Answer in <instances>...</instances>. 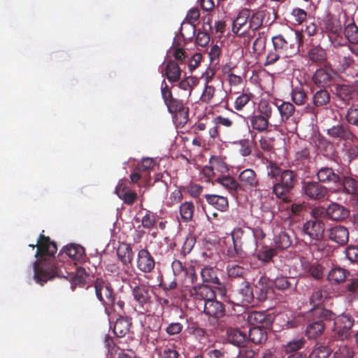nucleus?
I'll use <instances>...</instances> for the list:
<instances>
[{
    "instance_id": "f257e3e1",
    "label": "nucleus",
    "mask_w": 358,
    "mask_h": 358,
    "mask_svg": "<svg viewBox=\"0 0 358 358\" xmlns=\"http://www.w3.org/2000/svg\"><path fill=\"white\" fill-rule=\"evenodd\" d=\"M29 247L33 249L37 247L35 254L37 260L34 263V278L38 284L43 286L58 274V268L55 262L57 245L48 236L41 234L36 243L30 244Z\"/></svg>"
},
{
    "instance_id": "f03ea898",
    "label": "nucleus",
    "mask_w": 358,
    "mask_h": 358,
    "mask_svg": "<svg viewBox=\"0 0 358 358\" xmlns=\"http://www.w3.org/2000/svg\"><path fill=\"white\" fill-rule=\"evenodd\" d=\"M271 42L273 47L268 50L264 66H273L280 59L296 55L303 43V36L299 31H291L273 36Z\"/></svg>"
},
{
    "instance_id": "7ed1b4c3",
    "label": "nucleus",
    "mask_w": 358,
    "mask_h": 358,
    "mask_svg": "<svg viewBox=\"0 0 358 358\" xmlns=\"http://www.w3.org/2000/svg\"><path fill=\"white\" fill-rule=\"evenodd\" d=\"M252 233L251 227L234 228L231 233L233 246L227 249V256L234 259H239L245 258L248 253L252 252L255 245V238Z\"/></svg>"
},
{
    "instance_id": "20e7f679",
    "label": "nucleus",
    "mask_w": 358,
    "mask_h": 358,
    "mask_svg": "<svg viewBox=\"0 0 358 358\" xmlns=\"http://www.w3.org/2000/svg\"><path fill=\"white\" fill-rule=\"evenodd\" d=\"M161 94L168 112L179 125H185L189 120V108L182 99L173 96L171 89L164 80L162 83Z\"/></svg>"
},
{
    "instance_id": "39448f33",
    "label": "nucleus",
    "mask_w": 358,
    "mask_h": 358,
    "mask_svg": "<svg viewBox=\"0 0 358 358\" xmlns=\"http://www.w3.org/2000/svg\"><path fill=\"white\" fill-rule=\"evenodd\" d=\"M308 317L310 319L306 326V336L309 339H316L323 334L326 328L324 322L334 319V313L324 307H317L311 308Z\"/></svg>"
},
{
    "instance_id": "423d86ee",
    "label": "nucleus",
    "mask_w": 358,
    "mask_h": 358,
    "mask_svg": "<svg viewBox=\"0 0 358 358\" xmlns=\"http://www.w3.org/2000/svg\"><path fill=\"white\" fill-rule=\"evenodd\" d=\"M324 224L317 219L310 220L303 225L304 240L308 242L311 248L318 252L325 249L326 244L323 240Z\"/></svg>"
},
{
    "instance_id": "0eeeda50",
    "label": "nucleus",
    "mask_w": 358,
    "mask_h": 358,
    "mask_svg": "<svg viewBox=\"0 0 358 358\" xmlns=\"http://www.w3.org/2000/svg\"><path fill=\"white\" fill-rule=\"evenodd\" d=\"M95 295L99 301L104 306L106 313L115 310L116 294L111 283L101 277L96 278L93 282Z\"/></svg>"
},
{
    "instance_id": "6e6552de",
    "label": "nucleus",
    "mask_w": 358,
    "mask_h": 358,
    "mask_svg": "<svg viewBox=\"0 0 358 358\" xmlns=\"http://www.w3.org/2000/svg\"><path fill=\"white\" fill-rule=\"evenodd\" d=\"M273 105L278 111L279 116L282 124L289 132H294L296 130V121L294 117L295 113V106L289 101L278 100L273 102Z\"/></svg>"
},
{
    "instance_id": "1a4fd4ad",
    "label": "nucleus",
    "mask_w": 358,
    "mask_h": 358,
    "mask_svg": "<svg viewBox=\"0 0 358 358\" xmlns=\"http://www.w3.org/2000/svg\"><path fill=\"white\" fill-rule=\"evenodd\" d=\"M190 299L194 302L196 308L201 310V307L209 299L215 298V292L208 285L203 284L196 285L188 290Z\"/></svg>"
},
{
    "instance_id": "9d476101",
    "label": "nucleus",
    "mask_w": 358,
    "mask_h": 358,
    "mask_svg": "<svg viewBox=\"0 0 358 358\" xmlns=\"http://www.w3.org/2000/svg\"><path fill=\"white\" fill-rule=\"evenodd\" d=\"M347 20L345 13H341L338 15L328 13L322 20L323 28L327 34L339 36L343 33Z\"/></svg>"
},
{
    "instance_id": "9b49d317",
    "label": "nucleus",
    "mask_w": 358,
    "mask_h": 358,
    "mask_svg": "<svg viewBox=\"0 0 358 358\" xmlns=\"http://www.w3.org/2000/svg\"><path fill=\"white\" fill-rule=\"evenodd\" d=\"M135 301L138 303L139 312L144 313L150 308L151 295L150 287L145 284L136 285L133 281L130 285Z\"/></svg>"
},
{
    "instance_id": "f8f14e48",
    "label": "nucleus",
    "mask_w": 358,
    "mask_h": 358,
    "mask_svg": "<svg viewBox=\"0 0 358 358\" xmlns=\"http://www.w3.org/2000/svg\"><path fill=\"white\" fill-rule=\"evenodd\" d=\"M254 292L250 283L245 280L243 281L241 287L234 290L231 298L229 297V302L237 305L245 306L253 301Z\"/></svg>"
},
{
    "instance_id": "ddd939ff",
    "label": "nucleus",
    "mask_w": 358,
    "mask_h": 358,
    "mask_svg": "<svg viewBox=\"0 0 358 358\" xmlns=\"http://www.w3.org/2000/svg\"><path fill=\"white\" fill-rule=\"evenodd\" d=\"M302 191L306 196L310 200L321 201L328 196V189L320 182L304 181Z\"/></svg>"
},
{
    "instance_id": "4468645a",
    "label": "nucleus",
    "mask_w": 358,
    "mask_h": 358,
    "mask_svg": "<svg viewBox=\"0 0 358 358\" xmlns=\"http://www.w3.org/2000/svg\"><path fill=\"white\" fill-rule=\"evenodd\" d=\"M257 113L264 115L270 127L278 128L282 126L278 111L275 106L266 100H262L257 107Z\"/></svg>"
},
{
    "instance_id": "2eb2a0df",
    "label": "nucleus",
    "mask_w": 358,
    "mask_h": 358,
    "mask_svg": "<svg viewBox=\"0 0 358 358\" xmlns=\"http://www.w3.org/2000/svg\"><path fill=\"white\" fill-rule=\"evenodd\" d=\"M136 266L138 271L144 273H150L155 269V259L146 248L138 251Z\"/></svg>"
},
{
    "instance_id": "dca6fc26",
    "label": "nucleus",
    "mask_w": 358,
    "mask_h": 358,
    "mask_svg": "<svg viewBox=\"0 0 358 358\" xmlns=\"http://www.w3.org/2000/svg\"><path fill=\"white\" fill-rule=\"evenodd\" d=\"M331 321L334 322V331L342 339L347 338L350 335L351 329L356 325L354 319L348 314H343L338 317H336L334 314V319Z\"/></svg>"
},
{
    "instance_id": "f3484780",
    "label": "nucleus",
    "mask_w": 358,
    "mask_h": 358,
    "mask_svg": "<svg viewBox=\"0 0 358 358\" xmlns=\"http://www.w3.org/2000/svg\"><path fill=\"white\" fill-rule=\"evenodd\" d=\"M330 100L331 96L327 90H318L313 95V103L308 104L304 108V112L316 115L318 113V108L326 107L330 103Z\"/></svg>"
},
{
    "instance_id": "a211bd4d",
    "label": "nucleus",
    "mask_w": 358,
    "mask_h": 358,
    "mask_svg": "<svg viewBox=\"0 0 358 358\" xmlns=\"http://www.w3.org/2000/svg\"><path fill=\"white\" fill-rule=\"evenodd\" d=\"M238 180L241 190L257 189L259 185L257 175L252 169L242 171L238 176Z\"/></svg>"
},
{
    "instance_id": "6ab92c4d",
    "label": "nucleus",
    "mask_w": 358,
    "mask_h": 358,
    "mask_svg": "<svg viewBox=\"0 0 358 358\" xmlns=\"http://www.w3.org/2000/svg\"><path fill=\"white\" fill-rule=\"evenodd\" d=\"M336 62L335 66L340 72H345L348 69H357L358 52L357 59H355L349 52H338Z\"/></svg>"
},
{
    "instance_id": "aec40b11",
    "label": "nucleus",
    "mask_w": 358,
    "mask_h": 358,
    "mask_svg": "<svg viewBox=\"0 0 358 358\" xmlns=\"http://www.w3.org/2000/svg\"><path fill=\"white\" fill-rule=\"evenodd\" d=\"M248 322L254 327L270 328L273 322L271 315L265 312L252 311L248 315Z\"/></svg>"
},
{
    "instance_id": "412c9836",
    "label": "nucleus",
    "mask_w": 358,
    "mask_h": 358,
    "mask_svg": "<svg viewBox=\"0 0 358 358\" xmlns=\"http://www.w3.org/2000/svg\"><path fill=\"white\" fill-rule=\"evenodd\" d=\"M316 176L320 183L334 184L335 185L341 184L340 175L338 172H335L332 168L321 167L317 170Z\"/></svg>"
},
{
    "instance_id": "4be33fe9",
    "label": "nucleus",
    "mask_w": 358,
    "mask_h": 358,
    "mask_svg": "<svg viewBox=\"0 0 358 358\" xmlns=\"http://www.w3.org/2000/svg\"><path fill=\"white\" fill-rule=\"evenodd\" d=\"M250 17V10L244 9L239 13L236 19L233 21L232 31L239 36L246 34L248 26V20Z\"/></svg>"
},
{
    "instance_id": "5701e85b",
    "label": "nucleus",
    "mask_w": 358,
    "mask_h": 358,
    "mask_svg": "<svg viewBox=\"0 0 358 358\" xmlns=\"http://www.w3.org/2000/svg\"><path fill=\"white\" fill-rule=\"evenodd\" d=\"M201 310L206 315L217 319L221 318L225 314L223 303L216 300V297L214 299H209L208 301L203 303V306L201 307L200 311Z\"/></svg>"
},
{
    "instance_id": "b1692460",
    "label": "nucleus",
    "mask_w": 358,
    "mask_h": 358,
    "mask_svg": "<svg viewBox=\"0 0 358 358\" xmlns=\"http://www.w3.org/2000/svg\"><path fill=\"white\" fill-rule=\"evenodd\" d=\"M335 76L334 70L327 66L318 69L313 76L314 83L318 86L330 85Z\"/></svg>"
},
{
    "instance_id": "393cba45",
    "label": "nucleus",
    "mask_w": 358,
    "mask_h": 358,
    "mask_svg": "<svg viewBox=\"0 0 358 358\" xmlns=\"http://www.w3.org/2000/svg\"><path fill=\"white\" fill-rule=\"evenodd\" d=\"M325 213L328 218L338 222L344 220L350 215L348 208L335 202H332L327 206Z\"/></svg>"
},
{
    "instance_id": "a878e982",
    "label": "nucleus",
    "mask_w": 358,
    "mask_h": 358,
    "mask_svg": "<svg viewBox=\"0 0 358 358\" xmlns=\"http://www.w3.org/2000/svg\"><path fill=\"white\" fill-rule=\"evenodd\" d=\"M327 134L331 138L345 141H352L355 137L349 127L344 124H339L328 129Z\"/></svg>"
},
{
    "instance_id": "bb28decb",
    "label": "nucleus",
    "mask_w": 358,
    "mask_h": 358,
    "mask_svg": "<svg viewBox=\"0 0 358 358\" xmlns=\"http://www.w3.org/2000/svg\"><path fill=\"white\" fill-rule=\"evenodd\" d=\"M328 237L331 241L344 245L348 242L349 231L344 226H335L328 230Z\"/></svg>"
},
{
    "instance_id": "cd10ccee",
    "label": "nucleus",
    "mask_w": 358,
    "mask_h": 358,
    "mask_svg": "<svg viewBox=\"0 0 358 358\" xmlns=\"http://www.w3.org/2000/svg\"><path fill=\"white\" fill-rule=\"evenodd\" d=\"M131 318L120 315L113 325V333L117 337L123 338L130 331L131 327Z\"/></svg>"
},
{
    "instance_id": "c85d7f7f",
    "label": "nucleus",
    "mask_w": 358,
    "mask_h": 358,
    "mask_svg": "<svg viewBox=\"0 0 358 358\" xmlns=\"http://www.w3.org/2000/svg\"><path fill=\"white\" fill-rule=\"evenodd\" d=\"M258 260L264 263H268L277 255L276 250L268 245H262L259 248L257 245L254 251L250 252Z\"/></svg>"
},
{
    "instance_id": "c756f323",
    "label": "nucleus",
    "mask_w": 358,
    "mask_h": 358,
    "mask_svg": "<svg viewBox=\"0 0 358 358\" xmlns=\"http://www.w3.org/2000/svg\"><path fill=\"white\" fill-rule=\"evenodd\" d=\"M207 203L215 209L224 212L229 208V201L227 197L217 194H206Z\"/></svg>"
},
{
    "instance_id": "7c9ffc66",
    "label": "nucleus",
    "mask_w": 358,
    "mask_h": 358,
    "mask_svg": "<svg viewBox=\"0 0 358 358\" xmlns=\"http://www.w3.org/2000/svg\"><path fill=\"white\" fill-rule=\"evenodd\" d=\"M165 73L169 82L176 83L179 81L181 76V69L179 66V64L173 60L167 62L165 68Z\"/></svg>"
},
{
    "instance_id": "2f4dec72",
    "label": "nucleus",
    "mask_w": 358,
    "mask_h": 358,
    "mask_svg": "<svg viewBox=\"0 0 358 358\" xmlns=\"http://www.w3.org/2000/svg\"><path fill=\"white\" fill-rule=\"evenodd\" d=\"M247 336L238 329L231 328L227 330V340L234 345L243 347Z\"/></svg>"
},
{
    "instance_id": "473e14b6",
    "label": "nucleus",
    "mask_w": 358,
    "mask_h": 358,
    "mask_svg": "<svg viewBox=\"0 0 358 358\" xmlns=\"http://www.w3.org/2000/svg\"><path fill=\"white\" fill-rule=\"evenodd\" d=\"M215 181L224 187L231 194L237 193L241 190L238 181L230 176H221L215 179Z\"/></svg>"
},
{
    "instance_id": "72a5a7b5",
    "label": "nucleus",
    "mask_w": 358,
    "mask_h": 358,
    "mask_svg": "<svg viewBox=\"0 0 358 358\" xmlns=\"http://www.w3.org/2000/svg\"><path fill=\"white\" fill-rule=\"evenodd\" d=\"M268 328L253 327L250 329L248 336L255 344L265 342L268 338L267 329Z\"/></svg>"
},
{
    "instance_id": "f704fd0d",
    "label": "nucleus",
    "mask_w": 358,
    "mask_h": 358,
    "mask_svg": "<svg viewBox=\"0 0 358 358\" xmlns=\"http://www.w3.org/2000/svg\"><path fill=\"white\" fill-rule=\"evenodd\" d=\"M350 272L341 267L333 268L328 274L327 279L332 284H340L345 280Z\"/></svg>"
},
{
    "instance_id": "c9c22d12",
    "label": "nucleus",
    "mask_w": 358,
    "mask_h": 358,
    "mask_svg": "<svg viewBox=\"0 0 358 358\" xmlns=\"http://www.w3.org/2000/svg\"><path fill=\"white\" fill-rule=\"evenodd\" d=\"M293 278L289 279L287 277L280 276L276 278L273 281L274 287L282 292H287L291 293L295 291L296 285H293L292 281H294Z\"/></svg>"
},
{
    "instance_id": "e433bc0d",
    "label": "nucleus",
    "mask_w": 358,
    "mask_h": 358,
    "mask_svg": "<svg viewBox=\"0 0 358 358\" xmlns=\"http://www.w3.org/2000/svg\"><path fill=\"white\" fill-rule=\"evenodd\" d=\"M218 269L215 267L205 266L201 270L200 274L202 281L206 283L220 285L217 277Z\"/></svg>"
},
{
    "instance_id": "4c0bfd02",
    "label": "nucleus",
    "mask_w": 358,
    "mask_h": 358,
    "mask_svg": "<svg viewBox=\"0 0 358 358\" xmlns=\"http://www.w3.org/2000/svg\"><path fill=\"white\" fill-rule=\"evenodd\" d=\"M250 122L252 128L259 132L266 131L270 126L264 115L259 113L250 117Z\"/></svg>"
},
{
    "instance_id": "58836bf2",
    "label": "nucleus",
    "mask_w": 358,
    "mask_h": 358,
    "mask_svg": "<svg viewBox=\"0 0 358 358\" xmlns=\"http://www.w3.org/2000/svg\"><path fill=\"white\" fill-rule=\"evenodd\" d=\"M278 182L292 190L297 182V174L292 170L285 169L280 176Z\"/></svg>"
},
{
    "instance_id": "ea45409f",
    "label": "nucleus",
    "mask_w": 358,
    "mask_h": 358,
    "mask_svg": "<svg viewBox=\"0 0 358 358\" xmlns=\"http://www.w3.org/2000/svg\"><path fill=\"white\" fill-rule=\"evenodd\" d=\"M118 258L124 265L131 264L133 260L134 253L130 244H122L117 251Z\"/></svg>"
},
{
    "instance_id": "a19ab883",
    "label": "nucleus",
    "mask_w": 358,
    "mask_h": 358,
    "mask_svg": "<svg viewBox=\"0 0 358 358\" xmlns=\"http://www.w3.org/2000/svg\"><path fill=\"white\" fill-rule=\"evenodd\" d=\"M264 17V10L254 11L250 10L248 28L252 31L258 29L262 27Z\"/></svg>"
},
{
    "instance_id": "79ce46f5",
    "label": "nucleus",
    "mask_w": 358,
    "mask_h": 358,
    "mask_svg": "<svg viewBox=\"0 0 358 358\" xmlns=\"http://www.w3.org/2000/svg\"><path fill=\"white\" fill-rule=\"evenodd\" d=\"M291 96L292 100L297 106L304 105L308 100L307 93L301 85L293 87Z\"/></svg>"
},
{
    "instance_id": "37998d69",
    "label": "nucleus",
    "mask_w": 358,
    "mask_h": 358,
    "mask_svg": "<svg viewBox=\"0 0 358 358\" xmlns=\"http://www.w3.org/2000/svg\"><path fill=\"white\" fill-rule=\"evenodd\" d=\"M308 56L310 61L317 64H322L327 59V54L324 49L320 46H315L308 52Z\"/></svg>"
},
{
    "instance_id": "c03bdc74",
    "label": "nucleus",
    "mask_w": 358,
    "mask_h": 358,
    "mask_svg": "<svg viewBox=\"0 0 358 358\" xmlns=\"http://www.w3.org/2000/svg\"><path fill=\"white\" fill-rule=\"evenodd\" d=\"M292 191L291 189L285 187L280 182H275L273 186V193L279 199H281L285 203L289 202V193Z\"/></svg>"
},
{
    "instance_id": "a18cd8bd",
    "label": "nucleus",
    "mask_w": 358,
    "mask_h": 358,
    "mask_svg": "<svg viewBox=\"0 0 358 358\" xmlns=\"http://www.w3.org/2000/svg\"><path fill=\"white\" fill-rule=\"evenodd\" d=\"M211 163L212 166H206L203 169V174L208 179H212L215 176V169L222 171V169H227L226 166L218 158H212Z\"/></svg>"
},
{
    "instance_id": "49530a36",
    "label": "nucleus",
    "mask_w": 358,
    "mask_h": 358,
    "mask_svg": "<svg viewBox=\"0 0 358 358\" xmlns=\"http://www.w3.org/2000/svg\"><path fill=\"white\" fill-rule=\"evenodd\" d=\"M274 243L275 246L281 250H285L290 247L292 241L287 232L281 231L275 235Z\"/></svg>"
},
{
    "instance_id": "de8ad7c7",
    "label": "nucleus",
    "mask_w": 358,
    "mask_h": 358,
    "mask_svg": "<svg viewBox=\"0 0 358 358\" xmlns=\"http://www.w3.org/2000/svg\"><path fill=\"white\" fill-rule=\"evenodd\" d=\"M343 32L350 43H358V27L354 22H351L345 26L344 29H343Z\"/></svg>"
},
{
    "instance_id": "09e8293b",
    "label": "nucleus",
    "mask_w": 358,
    "mask_h": 358,
    "mask_svg": "<svg viewBox=\"0 0 358 358\" xmlns=\"http://www.w3.org/2000/svg\"><path fill=\"white\" fill-rule=\"evenodd\" d=\"M304 270L309 273L313 278L320 280L324 275L323 267L317 263H307L303 264Z\"/></svg>"
},
{
    "instance_id": "8fccbe9b",
    "label": "nucleus",
    "mask_w": 358,
    "mask_h": 358,
    "mask_svg": "<svg viewBox=\"0 0 358 358\" xmlns=\"http://www.w3.org/2000/svg\"><path fill=\"white\" fill-rule=\"evenodd\" d=\"M338 96L344 101H350L354 99L356 93L353 83L351 85H341L337 88Z\"/></svg>"
},
{
    "instance_id": "3c124183",
    "label": "nucleus",
    "mask_w": 358,
    "mask_h": 358,
    "mask_svg": "<svg viewBox=\"0 0 358 358\" xmlns=\"http://www.w3.org/2000/svg\"><path fill=\"white\" fill-rule=\"evenodd\" d=\"M194 212V206L192 202L185 201L180 206V213L184 222H189L192 219Z\"/></svg>"
},
{
    "instance_id": "603ef678",
    "label": "nucleus",
    "mask_w": 358,
    "mask_h": 358,
    "mask_svg": "<svg viewBox=\"0 0 358 358\" xmlns=\"http://www.w3.org/2000/svg\"><path fill=\"white\" fill-rule=\"evenodd\" d=\"M159 355L161 358H178L179 353L176 350L175 344L164 345L157 348Z\"/></svg>"
},
{
    "instance_id": "864d4df0",
    "label": "nucleus",
    "mask_w": 358,
    "mask_h": 358,
    "mask_svg": "<svg viewBox=\"0 0 358 358\" xmlns=\"http://www.w3.org/2000/svg\"><path fill=\"white\" fill-rule=\"evenodd\" d=\"M66 254L73 259L79 260L84 255V248L80 245L71 244L65 248Z\"/></svg>"
},
{
    "instance_id": "5fc2aeb1",
    "label": "nucleus",
    "mask_w": 358,
    "mask_h": 358,
    "mask_svg": "<svg viewBox=\"0 0 358 358\" xmlns=\"http://www.w3.org/2000/svg\"><path fill=\"white\" fill-rule=\"evenodd\" d=\"M327 298V293L322 289H317L313 292L309 299L310 305L313 306L312 308L322 307L320 305L323 303Z\"/></svg>"
},
{
    "instance_id": "6e6d98bb",
    "label": "nucleus",
    "mask_w": 358,
    "mask_h": 358,
    "mask_svg": "<svg viewBox=\"0 0 358 358\" xmlns=\"http://www.w3.org/2000/svg\"><path fill=\"white\" fill-rule=\"evenodd\" d=\"M254 98V95L249 92H244L236 97L234 101V108L237 110L243 108Z\"/></svg>"
},
{
    "instance_id": "4d7b16f0",
    "label": "nucleus",
    "mask_w": 358,
    "mask_h": 358,
    "mask_svg": "<svg viewBox=\"0 0 358 358\" xmlns=\"http://www.w3.org/2000/svg\"><path fill=\"white\" fill-rule=\"evenodd\" d=\"M199 17H200V13H199V10L198 8H193L190 9L189 10V12L187 13L185 20L181 24V27H182L183 26H185L186 24H189L191 26L192 29H193V31H195V25L194 24V23L199 19Z\"/></svg>"
},
{
    "instance_id": "13d9d810",
    "label": "nucleus",
    "mask_w": 358,
    "mask_h": 358,
    "mask_svg": "<svg viewBox=\"0 0 358 358\" xmlns=\"http://www.w3.org/2000/svg\"><path fill=\"white\" fill-rule=\"evenodd\" d=\"M306 341L303 338L294 339L283 346L286 353H293L301 349L305 345Z\"/></svg>"
},
{
    "instance_id": "bf43d9fd",
    "label": "nucleus",
    "mask_w": 358,
    "mask_h": 358,
    "mask_svg": "<svg viewBox=\"0 0 358 358\" xmlns=\"http://www.w3.org/2000/svg\"><path fill=\"white\" fill-rule=\"evenodd\" d=\"M331 352V349L328 346L317 345L309 355L308 358H328Z\"/></svg>"
},
{
    "instance_id": "052dcab7",
    "label": "nucleus",
    "mask_w": 358,
    "mask_h": 358,
    "mask_svg": "<svg viewBox=\"0 0 358 358\" xmlns=\"http://www.w3.org/2000/svg\"><path fill=\"white\" fill-rule=\"evenodd\" d=\"M86 271L83 268L76 269V273L71 278L72 286L73 289L76 286L83 287L85 283Z\"/></svg>"
},
{
    "instance_id": "680f3d73",
    "label": "nucleus",
    "mask_w": 358,
    "mask_h": 358,
    "mask_svg": "<svg viewBox=\"0 0 358 358\" xmlns=\"http://www.w3.org/2000/svg\"><path fill=\"white\" fill-rule=\"evenodd\" d=\"M228 276L231 278H242L246 273V269L237 264H229L227 267Z\"/></svg>"
},
{
    "instance_id": "e2e57ef3",
    "label": "nucleus",
    "mask_w": 358,
    "mask_h": 358,
    "mask_svg": "<svg viewBox=\"0 0 358 358\" xmlns=\"http://www.w3.org/2000/svg\"><path fill=\"white\" fill-rule=\"evenodd\" d=\"M345 117L349 124L358 127V103L349 108Z\"/></svg>"
},
{
    "instance_id": "0e129e2a",
    "label": "nucleus",
    "mask_w": 358,
    "mask_h": 358,
    "mask_svg": "<svg viewBox=\"0 0 358 358\" xmlns=\"http://www.w3.org/2000/svg\"><path fill=\"white\" fill-rule=\"evenodd\" d=\"M283 170L275 162H269L266 165V175L272 179H276L280 177Z\"/></svg>"
},
{
    "instance_id": "69168bd1",
    "label": "nucleus",
    "mask_w": 358,
    "mask_h": 358,
    "mask_svg": "<svg viewBox=\"0 0 358 358\" xmlns=\"http://www.w3.org/2000/svg\"><path fill=\"white\" fill-rule=\"evenodd\" d=\"M341 184H343V186L348 194H353L357 191V182L352 178H344L343 181L341 180Z\"/></svg>"
},
{
    "instance_id": "338daca9",
    "label": "nucleus",
    "mask_w": 358,
    "mask_h": 358,
    "mask_svg": "<svg viewBox=\"0 0 358 358\" xmlns=\"http://www.w3.org/2000/svg\"><path fill=\"white\" fill-rule=\"evenodd\" d=\"M215 94V88L213 85H206L200 100L206 103H209L213 99Z\"/></svg>"
},
{
    "instance_id": "774afa93",
    "label": "nucleus",
    "mask_w": 358,
    "mask_h": 358,
    "mask_svg": "<svg viewBox=\"0 0 358 358\" xmlns=\"http://www.w3.org/2000/svg\"><path fill=\"white\" fill-rule=\"evenodd\" d=\"M354 352L352 348L348 346L340 348L334 354L333 358H353Z\"/></svg>"
}]
</instances>
